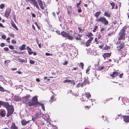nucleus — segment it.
<instances>
[{
  "label": "nucleus",
  "mask_w": 129,
  "mask_h": 129,
  "mask_svg": "<svg viewBox=\"0 0 129 129\" xmlns=\"http://www.w3.org/2000/svg\"><path fill=\"white\" fill-rule=\"evenodd\" d=\"M0 105H2L7 109L8 113L6 115L7 117H9L13 113L14 111L13 107L12 105H10L8 102L0 101Z\"/></svg>",
  "instance_id": "nucleus-1"
},
{
  "label": "nucleus",
  "mask_w": 129,
  "mask_h": 129,
  "mask_svg": "<svg viewBox=\"0 0 129 129\" xmlns=\"http://www.w3.org/2000/svg\"><path fill=\"white\" fill-rule=\"evenodd\" d=\"M29 106H31L35 105H39L41 106L42 109L45 111V106L44 104L40 103L38 101L37 98L35 96L33 97L32 102H30L28 103Z\"/></svg>",
  "instance_id": "nucleus-2"
},
{
  "label": "nucleus",
  "mask_w": 129,
  "mask_h": 129,
  "mask_svg": "<svg viewBox=\"0 0 129 129\" xmlns=\"http://www.w3.org/2000/svg\"><path fill=\"white\" fill-rule=\"evenodd\" d=\"M126 28V27L125 26L120 30L118 34V40H124L125 39V30Z\"/></svg>",
  "instance_id": "nucleus-3"
},
{
  "label": "nucleus",
  "mask_w": 129,
  "mask_h": 129,
  "mask_svg": "<svg viewBox=\"0 0 129 129\" xmlns=\"http://www.w3.org/2000/svg\"><path fill=\"white\" fill-rule=\"evenodd\" d=\"M118 41L117 43V48L119 52H120V51H122V50L124 46V43L123 42H122L121 40H118Z\"/></svg>",
  "instance_id": "nucleus-4"
},
{
  "label": "nucleus",
  "mask_w": 129,
  "mask_h": 129,
  "mask_svg": "<svg viewBox=\"0 0 129 129\" xmlns=\"http://www.w3.org/2000/svg\"><path fill=\"white\" fill-rule=\"evenodd\" d=\"M95 21L97 22H100L105 25H107L108 23V21L106 20L105 17H100L99 18L96 19Z\"/></svg>",
  "instance_id": "nucleus-5"
},
{
  "label": "nucleus",
  "mask_w": 129,
  "mask_h": 129,
  "mask_svg": "<svg viewBox=\"0 0 129 129\" xmlns=\"http://www.w3.org/2000/svg\"><path fill=\"white\" fill-rule=\"evenodd\" d=\"M83 82L81 84V87H82L86 85L87 84H89V82L88 80L87 77L85 76L84 78Z\"/></svg>",
  "instance_id": "nucleus-6"
},
{
  "label": "nucleus",
  "mask_w": 129,
  "mask_h": 129,
  "mask_svg": "<svg viewBox=\"0 0 129 129\" xmlns=\"http://www.w3.org/2000/svg\"><path fill=\"white\" fill-rule=\"evenodd\" d=\"M61 34L63 37L67 38V39L69 40H72L73 39V38L71 36L69 35L68 33L65 31H62L61 33Z\"/></svg>",
  "instance_id": "nucleus-7"
},
{
  "label": "nucleus",
  "mask_w": 129,
  "mask_h": 129,
  "mask_svg": "<svg viewBox=\"0 0 129 129\" xmlns=\"http://www.w3.org/2000/svg\"><path fill=\"white\" fill-rule=\"evenodd\" d=\"M43 114L41 113L40 112H36V114L35 115H33V116L32 118V120H33V118L35 119H36L38 118V117L39 118L41 117H43Z\"/></svg>",
  "instance_id": "nucleus-8"
},
{
  "label": "nucleus",
  "mask_w": 129,
  "mask_h": 129,
  "mask_svg": "<svg viewBox=\"0 0 129 129\" xmlns=\"http://www.w3.org/2000/svg\"><path fill=\"white\" fill-rule=\"evenodd\" d=\"M11 11V9L9 8H8L6 10L5 14V16L7 18H9V16Z\"/></svg>",
  "instance_id": "nucleus-9"
},
{
  "label": "nucleus",
  "mask_w": 129,
  "mask_h": 129,
  "mask_svg": "<svg viewBox=\"0 0 129 129\" xmlns=\"http://www.w3.org/2000/svg\"><path fill=\"white\" fill-rule=\"evenodd\" d=\"M30 95H26L25 97L23 99L24 102L26 103H27L28 105V103L30 102H32V99L31 101L30 100Z\"/></svg>",
  "instance_id": "nucleus-10"
},
{
  "label": "nucleus",
  "mask_w": 129,
  "mask_h": 129,
  "mask_svg": "<svg viewBox=\"0 0 129 129\" xmlns=\"http://www.w3.org/2000/svg\"><path fill=\"white\" fill-rule=\"evenodd\" d=\"M111 53H106L103 55V56L104 59L106 60L105 62H107L108 61V58L110 56Z\"/></svg>",
  "instance_id": "nucleus-11"
},
{
  "label": "nucleus",
  "mask_w": 129,
  "mask_h": 129,
  "mask_svg": "<svg viewBox=\"0 0 129 129\" xmlns=\"http://www.w3.org/2000/svg\"><path fill=\"white\" fill-rule=\"evenodd\" d=\"M39 5L41 8L43 10L44 9V7L43 5L42 2L41 0H37Z\"/></svg>",
  "instance_id": "nucleus-12"
},
{
  "label": "nucleus",
  "mask_w": 129,
  "mask_h": 129,
  "mask_svg": "<svg viewBox=\"0 0 129 129\" xmlns=\"http://www.w3.org/2000/svg\"><path fill=\"white\" fill-rule=\"evenodd\" d=\"M123 120L125 122H129V116H123Z\"/></svg>",
  "instance_id": "nucleus-13"
},
{
  "label": "nucleus",
  "mask_w": 129,
  "mask_h": 129,
  "mask_svg": "<svg viewBox=\"0 0 129 129\" xmlns=\"http://www.w3.org/2000/svg\"><path fill=\"white\" fill-rule=\"evenodd\" d=\"M10 129H19L18 127L17 126L14 122H13L10 127Z\"/></svg>",
  "instance_id": "nucleus-14"
},
{
  "label": "nucleus",
  "mask_w": 129,
  "mask_h": 129,
  "mask_svg": "<svg viewBox=\"0 0 129 129\" xmlns=\"http://www.w3.org/2000/svg\"><path fill=\"white\" fill-rule=\"evenodd\" d=\"M0 115L3 117L5 116L6 115L5 111L3 109L0 111Z\"/></svg>",
  "instance_id": "nucleus-15"
},
{
  "label": "nucleus",
  "mask_w": 129,
  "mask_h": 129,
  "mask_svg": "<svg viewBox=\"0 0 129 129\" xmlns=\"http://www.w3.org/2000/svg\"><path fill=\"white\" fill-rule=\"evenodd\" d=\"M34 6L35 7L39 9V6H38L37 2L35 0L31 4Z\"/></svg>",
  "instance_id": "nucleus-16"
},
{
  "label": "nucleus",
  "mask_w": 129,
  "mask_h": 129,
  "mask_svg": "<svg viewBox=\"0 0 129 129\" xmlns=\"http://www.w3.org/2000/svg\"><path fill=\"white\" fill-rule=\"evenodd\" d=\"M118 74V72L115 71L113 72L112 74L110 75V76L112 77H116Z\"/></svg>",
  "instance_id": "nucleus-17"
},
{
  "label": "nucleus",
  "mask_w": 129,
  "mask_h": 129,
  "mask_svg": "<svg viewBox=\"0 0 129 129\" xmlns=\"http://www.w3.org/2000/svg\"><path fill=\"white\" fill-rule=\"evenodd\" d=\"M29 121H26L25 120L23 119L21 121V123L23 125H26V124L28 123Z\"/></svg>",
  "instance_id": "nucleus-18"
},
{
  "label": "nucleus",
  "mask_w": 129,
  "mask_h": 129,
  "mask_svg": "<svg viewBox=\"0 0 129 129\" xmlns=\"http://www.w3.org/2000/svg\"><path fill=\"white\" fill-rule=\"evenodd\" d=\"M14 100L16 102H18L21 100V98L17 96H15L14 98Z\"/></svg>",
  "instance_id": "nucleus-19"
},
{
  "label": "nucleus",
  "mask_w": 129,
  "mask_h": 129,
  "mask_svg": "<svg viewBox=\"0 0 129 129\" xmlns=\"http://www.w3.org/2000/svg\"><path fill=\"white\" fill-rule=\"evenodd\" d=\"M26 48L28 50V54L29 55H31L33 53V52L31 51V49L28 46H27Z\"/></svg>",
  "instance_id": "nucleus-20"
},
{
  "label": "nucleus",
  "mask_w": 129,
  "mask_h": 129,
  "mask_svg": "<svg viewBox=\"0 0 129 129\" xmlns=\"http://www.w3.org/2000/svg\"><path fill=\"white\" fill-rule=\"evenodd\" d=\"M67 10L68 14H71V13L72 7L70 6H68L67 8Z\"/></svg>",
  "instance_id": "nucleus-21"
},
{
  "label": "nucleus",
  "mask_w": 129,
  "mask_h": 129,
  "mask_svg": "<svg viewBox=\"0 0 129 129\" xmlns=\"http://www.w3.org/2000/svg\"><path fill=\"white\" fill-rule=\"evenodd\" d=\"M74 34V36L75 37V38L77 40H80V36L79 35L76 33L75 34Z\"/></svg>",
  "instance_id": "nucleus-22"
},
{
  "label": "nucleus",
  "mask_w": 129,
  "mask_h": 129,
  "mask_svg": "<svg viewBox=\"0 0 129 129\" xmlns=\"http://www.w3.org/2000/svg\"><path fill=\"white\" fill-rule=\"evenodd\" d=\"M11 25L16 30H18V29L16 25L13 21L11 22Z\"/></svg>",
  "instance_id": "nucleus-23"
},
{
  "label": "nucleus",
  "mask_w": 129,
  "mask_h": 129,
  "mask_svg": "<svg viewBox=\"0 0 129 129\" xmlns=\"http://www.w3.org/2000/svg\"><path fill=\"white\" fill-rule=\"evenodd\" d=\"M56 100V98L53 95L51 98V99L50 100V101L51 102L54 101Z\"/></svg>",
  "instance_id": "nucleus-24"
},
{
  "label": "nucleus",
  "mask_w": 129,
  "mask_h": 129,
  "mask_svg": "<svg viewBox=\"0 0 129 129\" xmlns=\"http://www.w3.org/2000/svg\"><path fill=\"white\" fill-rule=\"evenodd\" d=\"M101 12L100 11L97 12L95 14L94 16L96 17L97 19L99 17V15L100 14Z\"/></svg>",
  "instance_id": "nucleus-25"
},
{
  "label": "nucleus",
  "mask_w": 129,
  "mask_h": 129,
  "mask_svg": "<svg viewBox=\"0 0 129 129\" xmlns=\"http://www.w3.org/2000/svg\"><path fill=\"white\" fill-rule=\"evenodd\" d=\"M26 45L25 44H23L21 46V48H19L20 50H21L25 49Z\"/></svg>",
  "instance_id": "nucleus-26"
},
{
  "label": "nucleus",
  "mask_w": 129,
  "mask_h": 129,
  "mask_svg": "<svg viewBox=\"0 0 129 129\" xmlns=\"http://www.w3.org/2000/svg\"><path fill=\"white\" fill-rule=\"evenodd\" d=\"M109 3L112 7V9H113L115 7V4L112 1H110L109 2Z\"/></svg>",
  "instance_id": "nucleus-27"
},
{
  "label": "nucleus",
  "mask_w": 129,
  "mask_h": 129,
  "mask_svg": "<svg viewBox=\"0 0 129 129\" xmlns=\"http://www.w3.org/2000/svg\"><path fill=\"white\" fill-rule=\"evenodd\" d=\"M0 91L2 92H4L6 91H7V90H5L3 87L0 86Z\"/></svg>",
  "instance_id": "nucleus-28"
},
{
  "label": "nucleus",
  "mask_w": 129,
  "mask_h": 129,
  "mask_svg": "<svg viewBox=\"0 0 129 129\" xmlns=\"http://www.w3.org/2000/svg\"><path fill=\"white\" fill-rule=\"evenodd\" d=\"M104 15L107 17H109L110 16V14L107 12H106L105 13Z\"/></svg>",
  "instance_id": "nucleus-29"
},
{
  "label": "nucleus",
  "mask_w": 129,
  "mask_h": 129,
  "mask_svg": "<svg viewBox=\"0 0 129 129\" xmlns=\"http://www.w3.org/2000/svg\"><path fill=\"white\" fill-rule=\"evenodd\" d=\"M86 96L88 98H89L91 95L90 93L89 92H87L85 94Z\"/></svg>",
  "instance_id": "nucleus-30"
},
{
  "label": "nucleus",
  "mask_w": 129,
  "mask_h": 129,
  "mask_svg": "<svg viewBox=\"0 0 129 129\" xmlns=\"http://www.w3.org/2000/svg\"><path fill=\"white\" fill-rule=\"evenodd\" d=\"M49 125H50V126H51L54 127L53 129H57V127L55 126L53 124L50 123L49 124Z\"/></svg>",
  "instance_id": "nucleus-31"
},
{
  "label": "nucleus",
  "mask_w": 129,
  "mask_h": 129,
  "mask_svg": "<svg viewBox=\"0 0 129 129\" xmlns=\"http://www.w3.org/2000/svg\"><path fill=\"white\" fill-rule=\"evenodd\" d=\"M71 80L68 79H66L63 81V82L64 83L70 82Z\"/></svg>",
  "instance_id": "nucleus-32"
},
{
  "label": "nucleus",
  "mask_w": 129,
  "mask_h": 129,
  "mask_svg": "<svg viewBox=\"0 0 129 129\" xmlns=\"http://www.w3.org/2000/svg\"><path fill=\"white\" fill-rule=\"evenodd\" d=\"M78 30H79V33L81 32L82 30V27H78Z\"/></svg>",
  "instance_id": "nucleus-33"
},
{
  "label": "nucleus",
  "mask_w": 129,
  "mask_h": 129,
  "mask_svg": "<svg viewBox=\"0 0 129 129\" xmlns=\"http://www.w3.org/2000/svg\"><path fill=\"white\" fill-rule=\"evenodd\" d=\"M90 42L88 40L86 42V46L87 47L89 46L90 45Z\"/></svg>",
  "instance_id": "nucleus-34"
},
{
  "label": "nucleus",
  "mask_w": 129,
  "mask_h": 129,
  "mask_svg": "<svg viewBox=\"0 0 129 129\" xmlns=\"http://www.w3.org/2000/svg\"><path fill=\"white\" fill-rule=\"evenodd\" d=\"M98 26H97V25H95V27H94L93 29V32H95L96 30V29L98 28Z\"/></svg>",
  "instance_id": "nucleus-35"
},
{
  "label": "nucleus",
  "mask_w": 129,
  "mask_h": 129,
  "mask_svg": "<svg viewBox=\"0 0 129 129\" xmlns=\"http://www.w3.org/2000/svg\"><path fill=\"white\" fill-rule=\"evenodd\" d=\"M70 82L72 84L73 86H74L75 84V81L74 80H71Z\"/></svg>",
  "instance_id": "nucleus-36"
},
{
  "label": "nucleus",
  "mask_w": 129,
  "mask_h": 129,
  "mask_svg": "<svg viewBox=\"0 0 129 129\" xmlns=\"http://www.w3.org/2000/svg\"><path fill=\"white\" fill-rule=\"evenodd\" d=\"M35 61L32 60H29V63L31 64H34L35 63Z\"/></svg>",
  "instance_id": "nucleus-37"
},
{
  "label": "nucleus",
  "mask_w": 129,
  "mask_h": 129,
  "mask_svg": "<svg viewBox=\"0 0 129 129\" xmlns=\"http://www.w3.org/2000/svg\"><path fill=\"white\" fill-rule=\"evenodd\" d=\"M104 68L103 66H99L98 67V70H101L103 69Z\"/></svg>",
  "instance_id": "nucleus-38"
},
{
  "label": "nucleus",
  "mask_w": 129,
  "mask_h": 129,
  "mask_svg": "<svg viewBox=\"0 0 129 129\" xmlns=\"http://www.w3.org/2000/svg\"><path fill=\"white\" fill-rule=\"evenodd\" d=\"M5 7V5L3 4H2L0 5V8L1 9H2Z\"/></svg>",
  "instance_id": "nucleus-39"
},
{
  "label": "nucleus",
  "mask_w": 129,
  "mask_h": 129,
  "mask_svg": "<svg viewBox=\"0 0 129 129\" xmlns=\"http://www.w3.org/2000/svg\"><path fill=\"white\" fill-rule=\"evenodd\" d=\"M78 8V11L79 13H80L82 11V10L80 7H77Z\"/></svg>",
  "instance_id": "nucleus-40"
},
{
  "label": "nucleus",
  "mask_w": 129,
  "mask_h": 129,
  "mask_svg": "<svg viewBox=\"0 0 129 129\" xmlns=\"http://www.w3.org/2000/svg\"><path fill=\"white\" fill-rule=\"evenodd\" d=\"M18 60H19V61H20L22 63L23 62H24L25 60L24 59H21L19 58H18Z\"/></svg>",
  "instance_id": "nucleus-41"
},
{
  "label": "nucleus",
  "mask_w": 129,
  "mask_h": 129,
  "mask_svg": "<svg viewBox=\"0 0 129 129\" xmlns=\"http://www.w3.org/2000/svg\"><path fill=\"white\" fill-rule=\"evenodd\" d=\"M9 50L8 48L7 47H5L4 48V50L5 51H8Z\"/></svg>",
  "instance_id": "nucleus-42"
},
{
  "label": "nucleus",
  "mask_w": 129,
  "mask_h": 129,
  "mask_svg": "<svg viewBox=\"0 0 129 129\" xmlns=\"http://www.w3.org/2000/svg\"><path fill=\"white\" fill-rule=\"evenodd\" d=\"M110 48V47L107 45H106L105 47L104 48V50H107L108 49Z\"/></svg>",
  "instance_id": "nucleus-43"
},
{
  "label": "nucleus",
  "mask_w": 129,
  "mask_h": 129,
  "mask_svg": "<svg viewBox=\"0 0 129 129\" xmlns=\"http://www.w3.org/2000/svg\"><path fill=\"white\" fill-rule=\"evenodd\" d=\"M35 0H27V1L29 2L31 4L32 3H33V2Z\"/></svg>",
  "instance_id": "nucleus-44"
},
{
  "label": "nucleus",
  "mask_w": 129,
  "mask_h": 129,
  "mask_svg": "<svg viewBox=\"0 0 129 129\" xmlns=\"http://www.w3.org/2000/svg\"><path fill=\"white\" fill-rule=\"evenodd\" d=\"M46 56H52V54H50L48 53H46L45 54Z\"/></svg>",
  "instance_id": "nucleus-45"
},
{
  "label": "nucleus",
  "mask_w": 129,
  "mask_h": 129,
  "mask_svg": "<svg viewBox=\"0 0 129 129\" xmlns=\"http://www.w3.org/2000/svg\"><path fill=\"white\" fill-rule=\"evenodd\" d=\"M80 86H81L80 83H78L76 85V87L77 88L79 87H80Z\"/></svg>",
  "instance_id": "nucleus-46"
},
{
  "label": "nucleus",
  "mask_w": 129,
  "mask_h": 129,
  "mask_svg": "<svg viewBox=\"0 0 129 129\" xmlns=\"http://www.w3.org/2000/svg\"><path fill=\"white\" fill-rule=\"evenodd\" d=\"M9 48L11 49H14V46L12 45H10L9 46Z\"/></svg>",
  "instance_id": "nucleus-47"
},
{
  "label": "nucleus",
  "mask_w": 129,
  "mask_h": 129,
  "mask_svg": "<svg viewBox=\"0 0 129 129\" xmlns=\"http://www.w3.org/2000/svg\"><path fill=\"white\" fill-rule=\"evenodd\" d=\"M5 46V44L4 43H1L0 44V46L1 47H3Z\"/></svg>",
  "instance_id": "nucleus-48"
},
{
  "label": "nucleus",
  "mask_w": 129,
  "mask_h": 129,
  "mask_svg": "<svg viewBox=\"0 0 129 129\" xmlns=\"http://www.w3.org/2000/svg\"><path fill=\"white\" fill-rule=\"evenodd\" d=\"M2 38L4 39H5L6 38V36L5 35H3L2 36Z\"/></svg>",
  "instance_id": "nucleus-49"
},
{
  "label": "nucleus",
  "mask_w": 129,
  "mask_h": 129,
  "mask_svg": "<svg viewBox=\"0 0 129 129\" xmlns=\"http://www.w3.org/2000/svg\"><path fill=\"white\" fill-rule=\"evenodd\" d=\"M11 42L12 44H16V42L14 40H12V41Z\"/></svg>",
  "instance_id": "nucleus-50"
},
{
  "label": "nucleus",
  "mask_w": 129,
  "mask_h": 129,
  "mask_svg": "<svg viewBox=\"0 0 129 129\" xmlns=\"http://www.w3.org/2000/svg\"><path fill=\"white\" fill-rule=\"evenodd\" d=\"M105 29L104 28H102L101 30H100V32H101V33H103V31H104L105 30Z\"/></svg>",
  "instance_id": "nucleus-51"
},
{
  "label": "nucleus",
  "mask_w": 129,
  "mask_h": 129,
  "mask_svg": "<svg viewBox=\"0 0 129 129\" xmlns=\"http://www.w3.org/2000/svg\"><path fill=\"white\" fill-rule=\"evenodd\" d=\"M67 63H68V61H65L62 64L63 65H65L67 64Z\"/></svg>",
  "instance_id": "nucleus-52"
},
{
  "label": "nucleus",
  "mask_w": 129,
  "mask_h": 129,
  "mask_svg": "<svg viewBox=\"0 0 129 129\" xmlns=\"http://www.w3.org/2000/svg\"><path fill=\"white\" fill-rule=\"evenodd\" d=\"M80 64L82 68V69H83V66L84 65H83V63H82V62H81L80 63Z\"/></svg>",
  "instance_id": "nucleus-53"
},
{
  "label": "nucleus",
  "mask_w": 129,
  "mask_h": 129,
  "mask_svg": "<svg viewBox=\"0 0 129 129\" xmlns=\"http://www.w3.org/2000/svg\"><path fill=\"white\" fill-rule=\"evenodd\" d=\"M31 14L33 17L34 18L36 16L34 13H32Z\"/></svg>",
  "instance_id": "nucleus-54"
},
{
  "label": "nucleus",
  "mask_w": 129,
  "mask_h": 129,
  "mask_svg": "<svg viewBox=\"0 0 129 129\" xmlns=\"http://www.w3.org/2000/svg\"><path fill=\"white\" fill-rule=\"evenodd\" d=\"M93 39V38L91 37L88 40L89 41L91 42V41H92V40Z\"/></svg>",
  "instance_id": "nucleus-55"
},
{
  "label": "nucleus",
  "mask_w": 129,
  "mask_h": 129,
  "mask_svg": "<svg viewBox=\"0 0 129 129\" xmlns=\"http://www.w3.org/2000/svg\"><path fill=\"white\" fill-rule=\"evenodd\" d=\"M95 42H96V44H98V41L97 38H96L95 39Z\"/></svg>",
  "instance_id": "nucleus-56"
},
{
  "label": "nucleus",
  "mask_w": 129,
  "mask_h": 129,
  "mask_svg": "<svg viewBox=\"0 0 129 129\" xmlns=\"http://www.w3.org/2000/svg\"><path fill=\"white\" fill-rule=\"evenodd\" d=\"M123 75V73L121 74H119V77L120 78H121L122 77V76Z\"/></svg>",
  "instance_id": "nucleus-57"
},
{
  "label": "nucleus",
  "mask_w": 129,
  "mask_h": 129,
  "mask_svg": "<svg viewBox=\"0 0 129 129\" xmlns=\"http://www.w3.org/2000/svg\"><path fill=\"white\" fill-rule=\"evenodd\" d=\"M88 36H93V35L91 33H89Z\"/></svg>",
  "instance_id": "nucleus-58"
},
{
  "label": "nucleus",
  "mask_w": 129,
  "mask_h": 129,
  "mask_svg": "<svg viewBox=\"0 0 129 129\" xmlns=\"http://www.w3.org/2000/svg\"><path fill=\"white\" fill-rule=\"evenodd\" d=\"M35 24L37 26V27L38 28V29L39 28V26L38 25L37 23L36 22H35Z\"/></svg>",
  "instance_id": "nucleus-59"
},
{
  "label": "nucleus",
  "mask_w": 129,
  "mask_h": 129,
  "mask_svg": "<svg viewBox=\"0 0 129 129\" xmlns=\"http://www.w3.org/2000/svg\"><path fill=\"white\" fill-rule=\"evenodd\" d=\"M10 38L9 37H8V38H7V39L6 40H7V42H10V41H8V40H9H9H10Z\"/></svg>",
  "instance_id": "nucleus-60"
},
{
  "label": "nucleus",
  "mask_w": 129,
  "mask_h": 129,
  "mask_svg": "<svg viewBox=\"0 0 129 129\" xmlns=\"http://www.w3.org/2000/svg\"><path fill=\"white\" fill-rule=\"evenodd\" d=\"M81 2L80 1L79 3H78L76 5L77 6H79V5H80L81 4Z\"/></svg>",
  "instance_id": "nucleus-61"
},
{
  "label": "nucleus",
  "mask_w": 129,
  "mask_h": 129,
  "mask_svg": "<svg viewBox=\"0 0 129 129\" xmlns=\"http://www.w3.org/2000/svg\"><path fill=\"white\" fill-rule=\"evenodd\" d=\"M0 26L2 27H4V26L2 24V23H0Z\"/></svg>",
  "instance_id": "nucleus-62"
},
{
  "label": "nucleus",
  "mask_w": 129,
  "mask_h": 129,
  "mask_svg": "<svg viewBox=\"0 0 129 129\" xmlns=\"http://www.w3.org/2000/svg\"><path fill=\"white\" fill-rule=\"evenodd\" d=\"M77 68L76 67H75V68H74L73 69H72V70H77Z\"/></svg>",
  "instance_id": "nucleus-63"
},
{
  "label": "nucleus",
  "mask_w": 129,
  "mask_h": 129,
  "mask_svg": "<svg viewBox=\"0 0 129 129\" xmlns=\"http://www.w3.org/2000/svg\"><path fill=\"white\" fill-rule=\"evenodd\" d=\"M36 80L37 82H39L40 81V80L38 78H37L36 79Z\"/></svg>",
  "instance_id": "nucleus-64"
}]
</instances>
